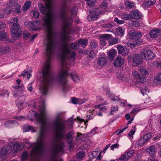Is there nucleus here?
<instances>
[{
    "mask_svg": "<svg viewBox=\"0 0 161 161\" xmlns=\"http://www.w3.org/2000/svg\"><path fill=\"white\" fill-rule=\"evenodd\" d=\"M44 0L46 2V6H43L41 3H39L38 6L41 13L42 14H46V16L42 20H39L28 22V24L31 27L29 29L30 31L37 30L36 28L32 27H35L42 24L46 28L47 35V38L44 43L47 58L42 70V80L40 87H48L52 81L56 80L51 70L50 64L55 44V35L52 29L54 15L51 11L52 1V0Z\"/></svg>",
    "mask_w": 161,
    "mask_h": 161,
    "instance_id": "nucleus-1",
    "label": "nucleus"
},
{
    "mask_svg": "<svg viewBox=\"0 0 161 161\" xmlns=\"http://www.w3.org/2000/svg\"><path fill=\"white\" fill-rule=\"evenodd\" d=\"M34 116L32 118L29 119L31 120L37 119V121L41 125V129L39 136L38 138L37 142V145L35 146L31 150V155L32 156L35 155H39L41 154L44 150V140L45 136V132L44 129V126L46 124L45 117V107L43 106L40 109V113H36L35 112H32Z\"/></svg>",
    "mask_w": 161,
    "mask_h": 161,
    "instance_id": "nucleus-2",
    "label": "nucleus"
},
{
    "mask_svg": "<svg viewBox=\"0 0 161 161\" xmlns=\"http://www.w3.org/2000/svg\"><path fill=\"white\" fill-rule=\"evenodd\" d=\"M80 45L78 43L71 42L62 44L59 51V56L61 59L62 66H68L67 63L69 60H75L76 52L72 50H77Z\"/></svg>",
    "mask_w": 161,
    "mask_h": 161,
    "instance_id": "nucleus-3",
    "label": "nucleus"
},
{
    "mask_svg": "<svg viewBox=\"0 0 161 161\" xmlns=\"http://www.w3.org/2000/svg\"><path fill=\"white\" fill-rule=\"evenodd\" d=\"M67 4V0H64L62 3L60 9V16L62 21L61 40L63 42H68L69 41V36L68 35L69 33L68 27L73 22L72 18H68L65 14V10Z\"/></svg>",
    "mask_w": 161,
    "mask_h": 161,
    "instance_id": "nucleus-4",
    "label": "nucleus"
},
{
    "mask_svg": "<svg viewBox=\"0 0 161 161\" xmlns=\"http://www.w3.org/2000/svg\"><path fill=\"white\" fill-rule=\"evenodd\" d=\"M53 129L56 133L55 137L58 140L63 139L67 130L66 123L57 116L53 123Z\"/></svg>",
    "mask_w": 161,
    "mask_h": 161,
    "instance_id": "nucleus-5",
    "label": "nucleus"
},
{
    "mask_svg": "<svg viewBox=\"0 0 161 161\" xmlns=\"http://www.w3.org/2000/svg\"><path fill=\"white\" fill-rule=\"evenodd\" d=\"M69 66H62L61 71L59 73L56 80L63 85V90L64 92L68 91L70 89L69 86L66 84L67 77L68 76Z\"/></svg>",
    "mask_w": 161,
    "mask_h": 161,
    "instance_id": "nucleus-6",
    "label": "nucleus"
},
{
    "mask_svg": "<svg viewBox=\"0 0 161 161\" xmlns=\"http://www.w3.org/2000/svg\"><path fill=\"white\" fill-rule=\"evenodd\" d=\"M64 147V144L61 142L58 143L55 141L52 144V147L51 150L52 155L50 161H63L61 158L59 160L55 158V155L59 152H63V147Z\"/></svg>",
    "mask_w": 161,
    "mask_h": 161,
    "instance_id": "nucleus-7",
    "label": "nucleus"
},
{
    "mask_svg": "<svg viewBox=\"0 0 161 161\" xmlns=\"http://www.w3.org/2000/svg\"><path fill=\"white\" fill-rule=\"evenodd\" d=\"M11 35L13 38L15 39L21 36L22 33V30L20 28L19 25H12L10 29Z\"/></svg>",
    "mask_w": 161,
    "mask_h": 161,
    "instance_id": "nucleus-8",
    "label": "nucleus"
},
{
    "mask_svg": "<svg viewBox=\"0 0 161 161\" xmlns=\"http://www.w3.org/2000/svg\"><path fill=\"white\" fill-rule=\"evenodd\" d=\"M140 54L142 58L147 61L153 59L154 56L152 51L148 49L143 50Z\"/></svg>",
    "mask_w": 161,
    "mask_h": 161,
    "instance_id": "nucleus-9",
    "label": "nucleus"
},
{
    "mask_svg": "<svg viewBox=\"0 0 161 161\" xmlns=\"http://www.w3.org/2000/svg\"><path fill=\"white\" fill-rule=\"evenodd\" d=\"M134 151L133 150L126 151L120 157L118 160V161H127L134 155Z\"/></svg>",
    "mask_w": 161,
    "mask_h": 161,
    "instance_id": "nucleus-10",
    "label": "nucleus"
},
{
    "mask_svg": "<svg viewBox=\"0 0 161 161\" xmlns=\"http://www.w3.org/2000/svg\"><path fill=\"white\" fill-rule=\"evenodd\" d=\"M12 149L10 146H5L2 147L0 149V157L3 159H5L7 155L10 153Z\"/></svg>",
    "mask_w": 161,
    "mask_h": 161,
    "instance_id": "nucleus-11",
    "label": "nucleus"
},
{
    "mask_svg": "<svg viewBox=\"0 0 161 161\" xmlns=\"http://www.w3.org/2000/svg\"><path fill=\"white\" fill-rule=\"evenodd\" d=\"M129 35L132 40L134 42L135 41L136 42L142 36L140 32H138L134 30L130 31L129 32Z\"/></svg>",
    "mask_w": 161,
    "mask_h": 161,
    "instance_id": "nucleus-12",
    "label": "nucleus"
},
{
    "mask_svg": "<svg viewBox=\"0 0 161 161\" xmlns=\"http://www.w3.org/2000/svg\"><path fill=\"white\" fill-rule=\"evenodd\" d=\"M150 35L152 38L158 37L161 35V30L158 29H153L150 31Z\"/></svg>",
    "mask_w": 161,
    "mask_h": 161,
    "instance_id": "nucleus-13",
    "label": "nucleus"
},
{
    "mask_svg": "<svg viewBox=\"0 0 161 161\" xmlns=\"http://www.w3.org/2000/svg\"><path fill=\"white\" fill-rule=\"evenodd\" d=\"M124 63V59L121 57H117L115 59L114 64L115 66L119 67L122 66Z\"/></svg>",
    "mask_w": 161,
    "mask_h": 161,
    "instance_id": "nucleus-14",
    "label": "nucleus"
},
{
    "mask_svg": "<svg viewBox=\"0 0 161 161\" xmlns=\"http://www.w3.org/2000/svg\"><path fill=\"white\" fill-rule=\"evenodd\" d=\"M130 13L132 19H139L141 17V12L137 10L133 11Z\"/></svg>",
    "mask_w": 161,
    "mask_h": 161,
    "instance_id": "nucleus-15",
    "label": "nucleus"
},
{
    "mask_svg": "<svg viewBox=\"0 0 161 161\" xmlns=\"http://www.w3.org/2000/svg\"><path fill=\"white\" fill-rule=\"evenodd\" d=\"M97 64L100 66H103L105 65L107 63L106 58L105 57H100L97 60Z\"/></svg>",
    "mask_w": 161,
    "mask_h": 161,
    "instance_id": "nucleus-16",
    "label": "nucleus"
},
{
    "mask_svg": "<svg viewBox=\"0 0 161 161\" xmlns=\"http://www.w3.org/2000/svg\"><path fill=\"white\" fill-rule=\"evenodd\" d=\"M147 152L151 155L152 157H154L156 153L155 147L152 145L150 146L147 150Z\"/></svg>",
    "mask_w": 161,
    "mask_h": 161,
    "instance_id": "nucleus-17",
    "label": "nucleus"
},
{
    "mask_svg": "<svg viewBox=\"0 0 161 161\" xmlns=\"http://www.w3.org/2000/svg\"><path fill=\"white\" fill-rule=\"evenodd\" d=\"M106 93L107 94H108V97L110 98L112 100L114 101H119V99L117 96H115L114 94H110V91L109 90V88H107V89L106 91Z\"/></svg>",
    "mask_w": 161,
    "mask_h": 161,
    "instance_id": "nucleus-18",
    "label": "nucleus"
},
{
    "mask_svg": "<svg viewBox=\"0 0 161 161\" xmlns=\"http://www.w3.org/2000/svg\"><path fill=\"white\" fill-rule=\"evenodd\" d=\"M156 3V0H148L147 1L144 2L143 3V7L146 8L153 5Z\"/></svg>",
    "mask_w": 161,
    "mask_h": 161,
    "instance_id": "nucleus-19",
    "label": "nucleus"
},
{
    "mask_svg": "<svg viewBox=\"0 0 161 161\" xmlns=\"http://www.w3.org/2000/svg\"><path fill=\"white\" fill-rule=\"evenodd\" d=\"M116 53V51L115 49H112L109 50L108 53V57L110 60H113L115 56Z\"/></svg>",
    "mask_w": 161,
    "mask_h": 161,
    "instance_id": "nucleus-20",
    "label": "nucleus"
},
{
    "mask_svg": "<svg viewBox=\"0 0 161 161\" xmlns=\"http://www.w3.org/2000/svg\"><path fill=\"white\" fill-rule=\"evenodd\" d=\"M118 78L124 81H128L130 78L129 75L119 74L118 75Z\"/></svg>",
    "mask_w": 161,
    "mask_h": 161,
    "instance_id": "nucleus-21",
    "label": "nucleus"
},
{
    "mask_svg": "<svg viewBox=\"0 0 161 161\" xmlns=\"http://www.w3.org/2000/svg\"><path fill=\"white\" fill-rule=\"evenodd\" d=\"M73 132L71 131L69 132L66 135L65 137V140L67 141L69 144L72 143V138Z\"/></svg>",
    "mask_w": 161,
    "mask_h": 161,
    "instance_id": "nucleus-22",
    "label": "nucleus"
},
{
    "mask_svg": "<svg viewBox=\"0 0 161 161\" xmlns=\"http://www.w3.org/2000/svg\"><path fill=\"white\" fill-rule=\"evenodd\" d=\"M154 82L157 84L161 85V72L157 75L154 79Z\"/></svg>",
    "mask_w": 161,
    "mask_h": 161,
    "instance_id": "nucleus-23",
    "label": "nucleus"
},
{
    "mask_svg": "<svg viewBox=\"0 0 161 161\" xmlns=\"http://www.w3.org/2000/svg\"><path fill=\"white\" fill-rule=\"evenodd\" d=\"M133 62L137 64H139L142 62V59L139 55L137 54H135L133 56Z\"/></svg>",
    "mask_w": 161,
    "mask_h": 161,
    "instance_id": "nucleus-24",
    "label": "nucleus"
},
{
    "mask_svg": "<svg viewBox=\"0 0 161 161\" xmlns=\"http://www.w3.org/2000/svg\"><path fill=\"white\" fill-rule=\"evenodd\" d=\"M125 5L128 9H132L135 7V4L133 2L126 1Z\"/></svg>",
    "mask_w": 161,
    "mask_h": 161,
    "instance_id": "nucleus-25",
    "label": "nucleus"
},
{
    "mask_svg": "<svg viewBox=\"0 0 161 161\" xmlns=\"http://www.w3.org/2000/svg\"><path fill=\"white\" fill-rule=\"evenodd\" d=\"M31 4V2L30 1L25 2L24 5L22 7V10L25 12L26 11L30 8Z\"/></svg>",
    "mask_w": 161,
    "mask_h": 161,
    "instance_id": "nucleus-26",
    "label": "nucleus"
},
{
    "mask_svg": "<svg viewBox=\"0 0 161 161\" xmlns=\"http://www.w3.org/2000/svg\"><path fill=\"white\" fill-rule=\"evenodd\" d=\"M120 42V40L118 38L113 37L112 36L109 41V43L111 45H114Z\"/></svg>",
    "mask_w": 161,
    "mask_h": 161,
    "instance_id": "nucleus-27",
    "label": "nucleus"
},
{
    "mask_svg": "<svg viewBox=\"0 0 161 161\" xmlns=\"http://www.w3.org/2000/svg\"><path fill=\"white\" fill-rule=\"evenodd\" d=\"M16 104L19 109L22 110L24 107L28 104V103L27 102H16Z\"/></svg>",
    "mask_w": 161,
    "mask_h": 161,
    "instance_id": "nucleus-28",
    "label": "nucleus"
},
{
    "mask_svg": "<svg viewBox=\"0 0 161 161\" xmlns=\"http://www.w3.org/2000/svg\"><path fill=\"white\" fill-rule=\"evenodd\" d=\"M72 79L75 82H78L80 81V79L79 76H78L77 74L75 72L71 73L70 74Z\"/></svg>",
    "mask_w": 161,
    "mask_h": 161,
    "instance_id": "nucleus-29",
    "label": "nucleus"
},
{
    "mask_svg": "<svg viewBox=\"0 0 161 161\" xmlns=\"http://www.w3.org/2000/svg\"><path fill=\"white\" fill-rule=\"evenodd\" d=\"M31 130L32 132H35L36 130L33 128V127L31 126L27 125H25L23 127V131L24 132H27Z\"/></svg>",
    "mask_w": 161,
    "mask_h": 161,
    "instance_id": "nucleus-30",
    "label": "nucleus"
},
{
    "mask_svg": "<svg viewBox=\"0 0 161 161\" xmlns=\"http://www.w3.org/2000/svg\"><path fill=\"white\" fill-rule=\"evenodd\" d=\"M130 13L129 14L125 13L121 15V18L125 20H129L132 19Z\"/></svg>",
    "mask_w": 161,
    "mask_h": 161,
    "instance_id": "nucleus-31",
    "label": "nucleus"
},
{
    "mask_svg": "<svg viewBox=\"0 0 161 161\" xmlns=\"http://www.w3.org/2000/svg\"><path fill=\"white\" fill-rule=\"evenodd\" d=\"M13 150L15 152L18 151L22 149V147L20 145L16 143H14L13 145Z\"/></svg>",
    "mask_w": 161,
    "mask_h": 161,
    "instance_id": "nucleus-32",
    "label": "nucleus"
},
{
    "mask_svg": "<svg viewBox=\"0 0 161 161\" xmlns=\"http://www.w3.org/2000/svg\"><path fill=\"white\" fill-rule=\"evenodd\" d=\"M140 43L139 41H137L136 43L128 42L126 43V45L127 46L130 47L131 48H133L139 45Z\"/></svg>",
    "mask_w": 161,
    "mask_h": 161,
    "instance_id": "nucleus-33",
    "label": "nucleus"
},
{
    "mask_svg": "<svg viewBox=\"0 0 161 161\" xmlns=\"http://www.w3.org/2000/svg\"><path fill=\"white\" fill-rule=\"evenodd\" d=\"M20 6L18 4H16L15 5V8L14 9V12H12L13 14L15 15L16 13H20L21 12L20 10Z\"/></svg>",
    "mask_w": 161,
    "mask_h": 161,
    "instance_id": "nucleus-34",
    "label": "nucleus"
},
{
    "mask_svg": "<svg viewBox=\"0 0 161 161\" xmlns=\"http://www.w3.org/2000/svg\"><path fill=\"white\" fill-rule=\"evenodd\" d=\"M78 43H79L84 48L87 44V40L86 39H81L78 41Z\"/></svg>",
    "mask_w": 161,
    "mask_h": 161,
    "instance_id": "nucleus-35",
    "label": "nucleus"
},
{
    "mask_svg": "<svg viewBox=\"0 0 161 161\" xmlns=\"http://www.w3.org/2000/svg\"><path fill=\"white\" fill-rule=\"evenodd\" d=\"M108 6V4L107 1L103 0V2L100 5L99 7L101 8L106 9Z\"/></svg>",
    "mask_w": 161,
    "mask_h": 161,
    "instance_id": "nucleus-36",
    "label": "nucleus"
},
{
    "mask_svg": "<svg viewBox=\"0 0 161 161\" xmlns=\"http://www.w3.org/2000/svg\"><path fill=\"white\" fill-rule=\"evenodd\" d=\"M94 15H91V17L92 19H94L97 16H98L100 14V11L98 8L96 9L95 11H93Z\"/></svg>",
    "mask_w": 161,
    "mask_h": 161,
    "instance_id": "nucleus-37",
    "label": "nucleus"
},
{
    "mask_svg": "<svg viewBox=\"0 0 161 161\" xmlns=\"http://www.w3.org/2000/svg\"><path fill=\"white\" fill-rule=\"evenodd\" d=\"M9 22L10 24H13L12 25H19L18 23V19L16 18H12Z\"/></svg>",
    "mask_w": 161,
    "mask_h": 161,
    "instance_id": "nucleus-38",
    "label": "nucleus"
},
{
    "mask_svg": "<svg viewBox=\"0 0 161 161\" xmlns=\"http://www.w3.org/2000/svg\"><path fill=\"white\" fill-rule=\"evenodd\" d=\"M111 35L108 34H105L102 35L100 37L105 40H108L109 42L110 39Z\"/></svg>",
    "mask_w": 161,
    "mask_h": 161,
    "instance_id": "nucleus-39",
    "label": "nucleus"
},
{
    "mask_svg": "<svg viewBox=\"0 0 161 161\" xmlns=\"http://www.w3.org/2000/svg\"><path fill=\"white\" fill-rule=\"evenodd\" d=\"M141 74L143 76H146L148 75V72L146 69L144 68H141L140 69Z\"/></svg>",
    "mask_w": 161,
    "mask_h": 161,
    "instance_id": "nucleus-40",
    "label": "nucleus"
},
{
    "mask_svg": "<svg viewBox=\"0 0 161 161\" xmlns=\"http://www.w3.org/2000/svg\"><path fill=\"white\" fill-rule=\"evenodd\" d=\"M124 31L125 29L122 27H119L116 29L117 33L119 36L123 35L124 33Z\"/></svg>",
    "mask_w": 161,
    "mask_h": 161,
    "instance_id": "nucleus-41",
    "label": "nucleus"
},
{
    "mask_svg": "<svg viewBox=\"0 0 161 161\" xmlns=\"http://www.w3.org/2000/svg\"><path fill=\"white\" fill-rule=\"evenodd\" d=\"M7 36V34L4 31H0V40H3L4 39L6 38Z\"/></svg>",
    "mask_w": 161,
    "mask_h": 161,
    "instance_id": "nucleus-42",
    "label": "nucleus"
},
{
    "mask_svg": "<svg viewBox=\"0 0 161 161\" xmlns=\"http://www.w3.org/2000/svg\"><path fill=\"white\" fill-rule=\"evenodd\" d=\"M18 0H10L7 3V5L9 7H13L15 6L16 4L15 3Z\"/></svg>",
    "mask_w": 161,
    "mask_h": 161,
    "instance_id": "nucleus-43",
    "label": "nucleus"
},
{
    "mask_svg": "<svg viewBox=\"0 0 161 161\" xmlns=\"http://www.w3.org/2000/svg\"><path fill=\"white\" fill-rule=\"evenodd\" d=\"M13 87L16 90L18 91H23L24 88V86L23 84H22L21 86H19V85L17 86H13Z\"/></svg>",
    "mask_w": 161,
    "mask_h": 161,
    "instance_id": "nucleus-44",
    "label": "nucleus"
},
{
    "mask_svg": "<svg viewBox=\"0 0 161 161\" xmlns=\"http://www.w3.org/2000/svg\"><path fill=\"white\" fill-rule=\"evenodd\" d=\"M14 120H9L6 121L5 123V126L7 128H9L11 126L12 124L14 123Z\"/></svg>",
    "mask_w": 161,
    "mask_h": 161,
    "instance_id": "nucleus-45",
    "label": "nucleus"
},
{
    "mask_svg": "<svg viewBox=\"0 0 161 161\" xmlns=\"http://www.w3.org/2000/svg\"><path fill=\"white\" fill-rule=\"evenodd\" d=\"M28 153L27 152H24L22 154L21 157V160L22 161H25L26 159L28 156Z\"/></svg>",
    "mask_w": 161,
    "mask_h": 161,
    "instance_id": "nucleus-46",
    "label": "nucleus"
},
{
    "mask_svg": "<svg viewBox=\"0 0 161 161\" xmlns=\"http://www.w3.org/2000/svg\"><path fill=\"white\" fill-rule=\"evenodd\" d=\"M27 96V94H24L22 93L21 94H19L18 97V101H23L25 100V97Z\"/></svg>",
    "mask_w": 161,
    "mask_h": 161,
    "instance_id": "nucleus-47",
    "label": "nucleus"
},
{
    "mask_svg": "<svg viewBox=\"0 0 161 161\" xmlns=\"http://www.w3.org/2000/svg\"><path fill=\"white\" fill-rule=\"evenodd\" d=\"M114 25L113 22H110L109 23L104 24L102 25V27L104 28H112L114 26Z\"/></svg>",
    "mask_w": 161,
    "mask_h": 161,
    "instance_id": "nucleus-48",
    "label": "nucleus"
},
{
    "mask_svg": "<svg viewBox=\"0 0 161 161\" xmlns=\"http://www.w3.org/2000/svg\"><path fill=\"white\" fill-rule=\"evenodd\" d=\"M14 12V8H12L11 9H10L8 8H5L4 10V12L5 14H10V12Z\"/></svg>",
    "mask_w": 161,
    "mask_h": 161,
    "instance_id": "nucleus-49",
    "label": "nucleus"
},
{
    "mask_svg": "<svg viewBox=\"0 0 161 161\" xmlns=\"http://www.w3.org/2000/svg\"><path fill=\"white\" fill-rule=\"evenodd\" d=\"M31 13L32 16L35 19H37L39 16V13L36 10H33L32 11Z\"/></svg>",
    "mask_w": 161,
    "mask_h": 161,
    "instance_id": "nucleus-50",
    "label": "nucleus"
},
{
    "mask_svg": "<svg viewBox=\"0 0 161 161\" xmlns=\"http://www.w3.org/2000/svg\"><path fill=\"white\" fill-rule=\"evenodd\" d=\"M99 153L98 151H93L90 154V155L92 158H96L98 155Z\"/></svg>",
    "mask_w": 161,
    "mask_h": 161,
    "instance_id": "nucleus-51",
    "label": "nucleus"
},
{
    "mask_svg": "<svg viewBox=\"0 0 161 161\" xmlns=\"http://www.w3.org/2000/svg\"><path fill=\"white\" fill-rule=\"evenodd\" d=\"M146 142V141L143 137L141 138L139 140H138L137 144L138 145L141 146L143 145Z\"/></svg>",
    "mask_w": 161,
    "mask_h": 161,
    "instance_id": "nucleus-52",
    "label": "nucleus"
},
{
    "mask_svg": "<svg viewBox=\"0 0 161 161\" xmlns=\"http://www.w3.org/2000/svg\"><path fill=\"white\" fill-rule=\"evenodd\" d=\"M76 120V119H75L72 118L69 119L68 120V125L70 128H72L73 126V124L74 121Z\"/></svg>",
    "mask_w": 161,
    "mask_h": 161,
    "instance_id": "nucleus-53",
    "label": "nucleus"
},
{
    "mask_svg": "<svg viewBox=\"0 0 161 161\" xmlns=\"http://www.w3.org/2000/svg\"><path fill=\"white\" fill-rule=\"evenodd\" d=\"M151 137V134L150 133H148V134H145L143 138H144V139L145 140V141L146 142L148 140H149Z\"/></svg>",
    "mask_w": 161,
    "mask_h": 161,
    "instance_id": "nucleus-54",
    "label": "nucleus"
},
{
    "mask_svg": "<svg viewBox=\"0 0 161 161\" xmlns=\"http://www.w3.org/2000/svg\"><path fill=\"white\" fill-rule=\"evenodd\" d=\"M130 24L131 25L135 27H138L140 25V24L138 21H131Z\"/></svg>",
    "mask_w": 161,
    "mask_h": 161,
    "instance_id": "nucleus-55",
    "label": "nucleus"
},
{
    "mask_svg": "<svg viewBox=\"0 0 161 161\" xmlns=\"http://www.w3.org/2000/svg\"><path fill=\"white\" fill-rule=\"evenodd\" d=\"M132 128L133 129H131V130L129 132L128 135L130 137H132V138L133 137V135L134 134L136 130H134L135 129V127H133Z\"/></svg>",
    "mask_w": 161,
    "mask_h": 161,
    "instance_id": "nucleus-56",
    "label": "nucleus"
},
{
    "mask_svg": "<svg viewBox=\"0 0 161 161\" xmlns=\"http://www.w3.org/2000/svg\"><path fill=\"white\" fill-rule=\"evenodd\" d=\"M118 50V53L119 54H122L125 48L121 46H118L117 47Z\"/></svg>",
    "mask_w": 161,
    "mask_h": 161,
    "instance_id": "nucleus-57",
    "label": "nucleus"
},
{
    "mask_svg": "<svg viewBox=\"0 0 161 161\" xmlns=\"http://www.w3.org/2000/svg\"><path fill=\"white\" fill-rule=\"evenodd\" d=\"M86 53L90 57H93L95 56L94 52L91 50H88L86 51Z\"/></svg>",
    "mask_w": 161,
    "mask_h": 161,
    "instance_id": "nucleus-58",
    "label": "nucleus"
},
{
    "mask_svg": "<svg viewBox=\"0 0 161 161\" xmlns=\"http://www.w3.org/2000/svg\"><path fill=\"white\" fill-rule=\"evenodd\" d=\"M128 126H127L123 129H122L118 130L116 131L114 133H116V134L117 135H119L120 133H122L126 129H127L128 128Z\"/></svg>",
    "mask_w": 161,
    "mask_h": 161,
    "instance_id": "nucleus-59",
    "label": "nucleus"
},
{
    "mask_svg": "<svg viewBox=\"0 0 161 161\" xmlns=\"http://www.w3.org/2000/svg\"><path fill=\"white\" fill-rule=\"evenodd\" d=\"M86 1H88L87 3V4L89 6H93L95 2L96 1V0H85Z\"/></svg>",
    "mask_w": 161,
    "mask_h": 161,
    "instance_id": "nucleus-60",
    "label": "nucleus"
},
{
    "mask_svg": "<svg viewBox=\"0 0 161 161\" xmlns=\"http://www.w3.org/2000/svg\"><path fill=\"white\" fill-rule=\"evenodd\" d=\"M132 74L133 76L135 77L136 79H138V78H140V76H141L138 72L137 71H134L133 72Z\"/></svg>",
    "mask_w": 161,
    "mask_h": 161,
    "instance_id": "nucleus-61",
    "label": "nucleus"
},
{
    "mask_svg": "<svg viewBox=\"0 0 161 161\" xmlns=\"http://www.w3.org/2000/svg\"><path fill=\"white\" fill-rule=\"evenodd\" d=\"M141 92L142 94L144 96V94L147 92H149V91L148 88L147 87H144L142 89Z\"/></svg>",
    "mask_w": 161,
    "mask_h": 161,
    "instance_id": "nucleus-62",
    "label": "nucleus"
},
{
    "mask_svg": "<svg viewBox=\"0 0 161 161\" xmlns=\"http://www.w3.org/2000/svg\"><path fill=\"white\" fill-rule=\"evenodd\" d=\"M114 21L119 24H121L124 23L125 21L123 20H119L118 18L115 17L114 19Z\"/></svg>",
    "mask_w": 161,
    "mask_h": 161,
    "instance_id": "nucleus-63",
    "label": "nucleus"
},
{
    "mask_svg": "<svg viewBox=\"0 0 161 161\" xmlns=\"http://www.w3.org/2000/svg\"><path fill=\"white\" fill-rule=\"evenodd\" d=\"M85 156V153L83 151L80 152L77 154V157L79 158H82Z\"/></svg>",
    "mask_w": 161,
    "mask_h": 161,
    "instance_id": "nucleus-64",
    "label": "nucleus"
}]
</instances>
